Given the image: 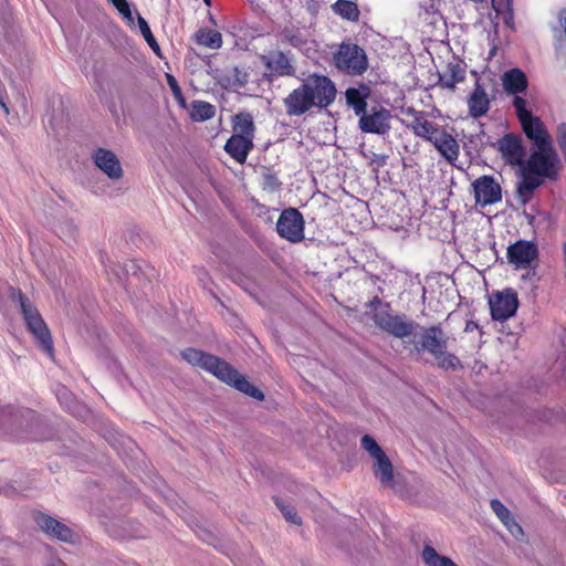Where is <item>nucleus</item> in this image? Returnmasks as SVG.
Here are the masks:
<instances>
[{
	"instance_id": "1",
	"label": "nucleus",
	"mask_w": 566,
	"mask_h": 566,
	"mask_svg": "<svg viewBox=\"0 0 566 566\" xmlns=\"http://www.w3.org/2000/svg\"><path fill=\"white\" fill-rule=\"evenodd\" d=\"M373 321L381 331L399 339L415 335L420 329L419 340L411 342L418 354L429 353L434 357L438 367L444 370H454L460 366L459 358L448 352V339L440 324L422 327L406 314H394L389 303H385L382 310L374 313Z\"/></svg>"
},
{
	"instance_id": "2",
	"label": "nucleus",
	"mask_w": 566,
	"mask_h": 566,
	"mask_svg": "<svg viewBox=\"0 0 566 566\" xmlns=\"http://www.w3.org/2000/svg\"><path fill=\"white\" fill-rule=\"evenodd\" d=\"M181 356L191 366L205 369L222 382L234 387L247 396L260 401L264 400V394L222 358L191 347L182 350Z\"/></svg>"
},
{
	"instance_id": "3",
	"label": "nucleus",
	"mask_w": 566,
	"mask_h": 566,
	"mask_svg": "<svg viewBox=\"0 0 566 566\" xmlns=\"http://www.w3.org/2000/svg\"><path fill=\"white\" fill-rule=\"evenodd\" d=\"M333 66L343 75L360 76L369 67L366 51L350 40L343 41L332 55Z\"/></svg>"
},
{
	"instance_id": "4",
	"label": "nucleus",
	"mask_w": 566,
	"mask_h": 566,
	"mask_svg": "<svg viewBox=\"0 0 566 566\" xmlns=\"http://www.w3.org/2000/svg\"><path fill=\"white\" fill-rule=\"evenodd\" d=\"M18 302L20 304L21 313L23 315L28 331L35 338L38 346L51 358L54 356L53 339L51 332L42 318L36 307L31 303L29 297L18 291Z\"/></svg>"
},
{
	"instance_id": "5",
	"label": "nucleus",
	"mask_w": 566,
	"mask_h": 566,
	"mask_svg": "<svg viewBox=\"0 0 566 566\" xmlns=\"http://www.w3.org/2000/svg\"><path fill=\"white\" fill-rule=\"evenodd\" d=\"M318 109L328 108L336 99L335 83L324 74L311 73L301 83Z\"/></svg>"
},
{
	"instance_id": "6",
	"label": "nucleus",
	"mask_w": 566,
	"mask_h": 566,
	"mask_svg": "<svg viewBox=\"0 0 566 566\" xmlns=\"http://www.w3.org/2000/svg\"><path fill=\"white\" fill-rule=\"evenodd\" d=\"M531 172L539 175L547 179H556L559 166V159L553 145L543 148H536L531 153L528 159L523 164Z\"/></svg>"
},
{
	"instance_id": "7",
	"label": "nucleus",
	"mask_w": 566,
	"mask_h": 566,
	"mask_svg": "<svg viewBox=\"0 0 566 566\" xmlns=\"http://www.w3.org/2000/svg\"><path fill=\"white\" fill-rule=\"evenodd\" d=\"M489 306L493 321H507L516 314L520 306L516 291L509 287L502 291L493 292L489 297Z\"/></svg>"
},
{
	"instance_id": "8",
	"label": "nucleus",
	"mask_w": 566,
	"mask_h": 566,
	"mask_svg": "<svg viewBox=\"0 0 566 566\" xmlns=\"http://www.w3.org/2000/svg\"><path fill=\"white\" fill-rule=\"evenodd\" d=\"M304 228L303 214L295 208L284 209L276 222L277 234L292 243L304 240Z\"/></svg>"
},
{
	"instance_id": "9",
	"label": "nucleus",
	"mask_w": 566,
	"mask_h": 566,
	"mask_svg": "<svg viewBox=\"0 0 566 566\" xmlns=\"http://www.w3.org/2000/svg\"><path fill=\"white\" fill-rule=\"evenodd\" d=\"M537 244L528 240H517L506 250L507 262L516 270L528 269L538 259Z\"/></svg>"
},
{
	"instance_id": "10",
	"label": "nucleus",
	"mask_w": 566,
	"mask_h": 566,
	"mask_svg": "<svg viewBox=\"0 0 566 566\" xmlns=\"http://www.w3.org/2000/svg\"><path fill=\"white\" fill-rule=\"evenodd\" d=\"M391 113L382 106H374L359 116L358 126L363 133L386 135L390 130Z\"/></svg>"
},
{
	"instance_id": "11",
	"label": "nucleus",
	"mask_w": 566,
	"mask_h": 566,
	"mask_svg": "<svg viewBox=\"0 0 566 566\" xmlns=\"http://www.w3.org/2000/svg\"><path fill=\"white\" fill-rule=\"evenodd\" d=\"M474 200L478 206L486 207L502 200V188L493 176L483 175L472 182Z\"/></svg>"
},
{
	"instance_id": "12",
	"label": "nucleus",
	"mask_w": 566,
	"mask_h": 566,
	"mask_svg": "<svg viewBox=\"0 0 566 566\" xmlns=\"http://www.w3.org/2000/svg\"><path fill=\"white\" fill-rule=\"evenodd\" d=\"M34 522L50 537L56 538L61 542L73 543L74 533L64 523L55 520L49 514L43 512H35L33 515Z\"/></svg>"
},
{
	"instance_id": "13",
	"label": "nucleus",
	"mask_w": 566,
	"mask_h": 566,
	"mask_svg": "<svg viewBox=\"0 0 566 566\" xmlns=\"http://www.w3.org/2000/svg\"><path fill=\"white\" fill-rule=\"evenodd\" d=\"M496 145L506 164L512 166H522L524 164L525 148L518 135L505 134L497 140Z\"/></svg>"
},
{
	"instance_id": "14",
	"label": "nucleus",
	"mask_w": 566,
	"mask_h": 566,
	"mask_svg": "<svg viewBox=\"0 0 566 566\" xmlns=\"http://www.w3.org/2000/svg\"><path fill=\"white\" fill-rule=\"evenodd\" d=\"M92 159L109 179L118 180L123 177L122 164L112 150L98 147L93 151Z\"/></svg>"
},
{
	"instance_id": "15",
	"label": "nucleus",
	"mask_w": 566,
	"mask_h": 566,
	"mask_svg": "<svg viewBox=\"0 0 566 566\" xmlns=\"http://www.w3.org/2000/svg\"><path fill=\"white\" fill-rule=\"evenodd\" d=\"M283 105L289 116H302L315 107L302 84L283 98Z\"/></svg>"
},
{
	"instance_id": "16",
	"label": "nucleus",
	"mask_w": 566,
	"mask_h": 566,
	"mask_svg": "<svg viewBox=\"0 0 566 566\" xmlns=\"http://www.w3.org/2000/svg\"><path fill=\"white\" fill-rule=\"evenodd\" d=\"M525 136L533 142L535 148H543L553 145L552 137L543 123L537 116H532L520 123Z\"/></svg>"
},
{
	"instance_id": "17",
	"label": "nucleus",
	"mask_w": 566,
	"mask_h": 566,
	"mask_svg": "<svg viewBox=\"0 0 566 566\" xmlns=\"http://www.w3.org/2000/svg\"><path fill=\"white\" fill-rule=\"evenodd\" d=\"M467 105L469 115L475 119L486 115L489 112L491 101L481 78L475 80L474 87L467 98Z\"/></svg>"
},
{
	"instance_id": "18",
	"label": "nucleus",
	"mask_w": 566,
	"mask_h": 566,
	"mask_svg": "<svg viewBox=\"0 0 566 566\" xmlns=\"http://www.w3.org/2000/svg\"><path fill=\"white\" fill-rule=\"evenodd\" d=\"M429 143L434 146L449 165L455 166L460 156V145L454 136L447 130L439 129V133Z\"/></svg>"
},
{
	"instance_id": "19",
	"label": "nucleus",
	"mask_w": 566,
	"mask_h": 566,
	"mask_svg": "<svg viewBox=\"0 0 566 566\" xmlns=\"http://www.w3.org/2000/svg\"><path fill=\"white\" fill-rule=\"evenodd\" d=\"M467 75V64L454 57L448 62L446 70L442 74H439L438 85L442 88L454 91L457 84L464 82Z\"/></svg>"
},
{
	"instance_id": "20",
	"label": "nucleus",
	"mask_w": 566,
	"mask_h": 566,
	"mask_svg": "<svg viewBox=\"0 0 566 566\" xmlns=\"http://www.w3.org/2000/svg\"><path fill=\"white\" fill-rule=\"evenodd\" d=\"M253 139L239 135H231L224 144V151L237 163L244 164L249 154L253 150Z\"/></svg>"
},
{
	"instance_id": "21",
	"label": "nucleus",
	"mask_w": 566,
	"mask_h": 566,
	"mask_svg": "<svg viewBox=\"0 0 566 566\" xmlns=\"http://www.w3.org/2000/svg\"><path fill=\"white\" fill-rule=\"evenodd\" d=\"M408 114L412 116V120L408 127L416 136L430 142L432 137L439 133L438 125L428 120L423 112L410 108Z\"/></svg>"
},
{
	"instance_id": "22",
	"label": "nucleus",
	"mask_w": 566,
	"mask_h": 566,
	"mask_svg": "<svg viewBox=\"0 0 566 566\" xmlns=\"http://www.w3.org/2000/svg\"><path fill=\"white\" fill-rule=\"evenodd\" d=\"M544 179V177L531 172L523 166L522 179L517 184L516 189L520 202L523 205L527 203L532 199L534 191L543 185Z\"/></svg>"
},
{
	"instance_id": "23",
	"label": "nucleus",
	"mask_w": 566,
	"mask_h": 566,
	"mask_svg": "<svg viewBox=\"0 0 566 566\" xmlns=\"http://www.w3.org/2000/svg\"><path fill=\"white\" fill-rule=\"evenodd\" d=\"M264 65L275 76H293L296 71L290 56L282 51L272 52Z\"/></svg>"
},
{
	"instance_id": "24",
	"label": "nucleus",
	"mask_w": 566,
	"mask_h": 566,
	"mask_svg": "<svg viewBox=\"0 0 566 566\" xmlns=\"http://www.w3.org/2000/svg\"><path fill=\"white\" fill-rule=\"evenodd\" d=\"M370 95V88L366 84L359 87H349L345 92L346 103L353 108L356 116H360L367 111V98Z\"/></svg>"
},
{
	"instance_id": "25",
	"label": "nucleus",
	"mask_w": 566,
	"mask_h": 566,
	"mask_svg": "<svg viewBox=\"0 0 566 566\" xmlns=\"http://www.w3.org/2000/svg\"><path fill=\"white\" fill-rule=\"evenodd\" d=\"M503 87L509 94H520L526 91L528 81L525 73L520 69H511L502 76Z\"/></svg>"
},
{
	"instance_id": "26",
	"label": "nucleus",
	"mask_w": 566,
	"mask_h": 566,
	"mask_svg": "<svg viewBox=\"0 0 566 566\" xmlns=\"http://www.w3.org/2000/svg\"><path fill=\"white\" fill-rule=\"evenodd\" d=\"M374 474L384 486L395 489L394 467L386 453L375 459Z\"/></svg>"
},
{
	"instance_id": "27",
	"label": "nucleus",
	"mask_w": 566,
	"mask_h": 566,
	"mask_svg": "<svg viewBox=\"0 0 566 566\" xmlns=\"http://www.w3.org/2000/svg\"><path fill=\"white\" fill-rule=\"evenodd\" d=\"M193 42L202 48L219 50L222 44V34L209 28H199L192 35Z\"/></svg>"
},
{
	"instance_id": "28",
	"label": "nucleus",
	"mask_w": 566,
	"mask_h": 566,
	"mask_svg": "<svg viewBox=\"0 0 566 566\" xmlns=\"http://www.w3.org/2000/svg\"><path fill=\"white\" fill-rule=\"evenodd\" d=\"M233 135L243 136L254 140L255 125L253 117L248 112H240L232 118Z\"/></svg>"
},
{
	"instance_id": "29",
	"label": "nucleus",
	"mask_w": 566,
	"mask_h": 566,
	"mask_svg": "<svg viewBox=\"0 0 566 566\" xmlns=\"http://www.w3.org/2000/svg\"><path fill=\"white\" fill-rule=\"evenodd\" d=\"M216 115V107L205 101H193L190 111V117L195 122H205Z\"/></svg>"
},
{
	"instance_id": "30",
	"label": "nucleus",
	"mask_w": 566,
	"mask_h": 566,
	"mask_svg": "<svg viewBox=\"0 0 566 566\" xmlns=\"http://www.w3.org/2000/svg\"><path fill=\"white\" fill-rule=\"evenodd\" d=\"M333 10L335 13L340 15L342 18L348 21H358L359 19V9L357 4L349 0H337L333 4Z\"/></svg>"
},
{
	"instance_id": "31",
	"label": "nucleus",
	"mask_w": 566,
	"mask_h": 566,
	"mask_svg": "<svg viewBox=\"0 0 566 566\" xmlns=\"http://www.w3.org/2000/svg\"><path fill=\"white\" fill-rule=\"evenodd\" d=\"M422 559L427 566H459L450 557L439 555L432 546H424Z\"/></svg>"
},
{
	"instance_id": "32",
	"label": "nucleus",
	"mask_w": 566,
	"mask_h": 566,
	"mask_svg": "<svg viewBox=\"0 0 566 566\" xmlns=\"http://www.w3.org/2000/svg\"><path fill=\"white\" fill-rule=\"evenodd\" d=\"M139 30L148 43V45L151 48V50L157 54L160 55V46L158 42L156 41L155 36L153 35V32L147 23V21L138 14L137 18Z\"/></svg>"
},
{
	"instance_id": "33",
	"label": "nucleus",
	"mask_w": 566,
	"mask_h": 566,
	"mask_svg": "<svg viewBox=\"0 0 566 566\" xmlns=\"http://www.w3.org/2000/svg\"><path fill=\"white\" fill-rule=\"evenodd\" d=\"M275 504H276V506L279 507V510L281 511V513L283 514V516L285 517L286 521H289V522H291L293 524H296V525H301L302 524L301 517L297 515V512L295 511V509L292 505L285 504L279 497H275Z\"/></svg>"
},
{
	"instance_id": "34",
	"label": "nucleus",
	"mask_w": 566,
	"mask_h": 566,
	"mask_svg": "<svg viewBox=\"0 0 566 566\" xmlns=\"http://www.w3.org/2000/svg\"><path fill=\"white\" fill-rule=\"evenodd\" d=\"M526 104V99L520 96L518 94L514 96L513 106L515 108V114L520 123L533 116L532 112L527 109Z\"/></svg>"
},
{
	"instance_id": "35",
	"label": "nucleus",
	"mask_w": 566,
	"mask_h": 566,
	"mask_svg": "<svg viewBox=\"0 0 566 566\" xmlns=\"http://www.w3.org/2000/svg\"><path fill=\"white\" fill-rule=\"evenodd\" d=\"M361 448L366 450L374 460L384 454L385 451L380 448L377 441L369 434H365L360 440Z\"/></svg>"
},
{
	"instance_id": "36",
	"label": "nucleus",
	"mask_w": 566,
	"mask_h": 566,
	"mask_svg": "<svg viewBox=\"0 0 566 566\" xmlns=\"http://www.w3.org/2000/svg\"><path fill=\"white\" fill-rule=\"evenodd\" d=\"M282 182L274 172L265 171L262 175V189L269 192H276L281 189Z\"/></svg>"
},
{
	"instance_id": "37",
	"label": "nucleus",
	"mask_w": 566,
	"mask_h": 566,
	"mask_svg": "<svg viewBox=\"0 0 566 566\" xmlns=\"http://www.w3.org/2000/svg\"><path fill=\"white\" fill-rule=\"evenodd\" d=\"M491 507L497 517L509 526L510 522L513 521L510 511L505 507V505L500 500H492Z\"/></svg>"
},
{
	"instance_id": "38",
	"label": "nucleus",
	"mask_w": 566,
	"mask_h": 566,
	"mask_svg": "<svg viewBox=\"0 0 566 566\" xmlns=\"http://www.w3.org/2000/svg\"><path fill=\"white\" fill-rule=\"evenodd\" d=\"M556 140L560 151L566 150V123H559L556 127Z\"/></svg>"
},
{
	"instance_id": "39",
	"label": "nucleus",
	"mask_w": 566,
	"mask_h": 566,
	"mask_svg": "<svg viewBox=\"0 0 566 566\" xmlns=\"http://www.w3.org/2000/svg\"><path fill=\"white\" fill-rule=\"evenodd\" d=\"M492 7L499 13L502 12L504 10V7H505L507 9V11L510 12V14L511 15L513 14L512 0H506L505 4H501V3H497L495 0H492Z\"/></svg>"
},
{
	"instance_id": "40",
	"label": "nucleus",
	"mask_w": 566,
	"mask_h": 566,
	"mask_svg": "<svg viewBox=\"0 0 566 566\" xmlns=\"http://www.w3.org/2000/svg\"><path fill=\"white\" fill-rule=\"evenodd\" d=\"M166 80H167V84H168L169 88L171 90V93H175L179 88H181L178 84V81L176 80V77L174 75L167 73Z\"/></svg>"
},
{
	"instance_id": "41",
	"label": "nucleus",
	"mask_w": 566,
	"mask_h": 566,
	"mask_svg": "<svg viewBox=\"0 0 566 566\" xmlns=\"http://www.w3.org/2000/svg\"><path fill=\"white\" fill-rule=\"evenodd\" d=\"M123 18L127 21L129 25L134 24V18L130 9V4H128L124 10L119 11Z\"/></svg>"
},
{
	"instance_id": "42",
	"label": "nucleus",
	"mask_w": 566,
	"mask_h": 566,
	"mask_svg": "<svg viewBox=\"0 0 566 566\" xmlns=\"http://www.w3.org/2000/svg\"><path fill=\"white\" fill-rule=\"evenodd\" d=\"M172 96L180 106H182V107L186 106V98L184 96L181 88H179L177 92L172 93Z\"/></svg>"
},
{
	"instance_id": "43",
	"label": "nucleus",
	"mask_w": 566,
	"mask_h": 566,
	"mask_svg": "<svg viewBox=\"0 0 566 566\" xmlns=\"http://www.w3.org/2000/svg\"><path fill=\"white\" fill-rule=\"evenodd\" d=\"M172 96L180 106H182V107L186 106V98L184 96L181 88H179L177 92L172 93Z\"/></svg>"
},
{
	"instance_id": "44",
	"label": "nucleus",
	"mask_w": 566,
	"mask_h": 566,
	"mask_svg": "<svg viewBox=\"0 0 566 566\" xmlns=\"http://www.w3.org/2000/svg\"><path fill=\"white\" fill-rule=\"evenodd\" d=\"M111 3L118 10V12L129 4L127 0H111Z\"/></svg>"
},
{
	"instance_id": "45",
	"label": "nucleus",
	"mask_w": 566,
	"mask_h": 566,
	"mask_svg": "<svg viewBox=\"0 0 566 566\" xmlns=\"http://www.w3.org/2000/svg\"><path fill=\"white\" fill-rule=\"evenodd\" d=\"M479 328V324L474 321H468L464 327V332H473Z\"/></svg>"
},
{
	"instance_id": "46",
	"label": "nucleus",
	"mask_w": 566,
	"mask_h": 566,
	"mask_svg": "<svg viewBox=\"0 0 566 566\" xmlns=\"http://www.w3.org/2000/svg\"><path fill=\"white\" fill-rule=\"evenodd\" d=\"M381 300L378 297V296H375L371 301H370V305H381Z\"/></svg>"
},
{
	"instance_id": "47",
	"label": "nucleus",
	"mask_w": 566,
	"mask_h": 566,
	"mask_svg": "<svg viewBox=\"0 0 566 566\" xmlns=\"http://www.w3.org/2000/svg\"><path fill=\"white\" fill-rule=\"evenodd\" d=\"M0 105H1V107L4 109V112H6V113H8V112H9V111H8V107H7V105H6V103H4L1 98H0Z\"/></svg>"
},
{
	"instance_id": "48",
	"label": "nucleus",
	"mask_w": 566,
	"mask_h": 566,
	"mask_svg": "<svg viewBox=\"0 0 566 566\" xmlns=\"http://www.w3.org/2000/svg\"><path fill=\"white\" fill-rule=\"evenodd\" d=\"M207 6H211V0H203Z\"/></svg>"
}]
</instances>
